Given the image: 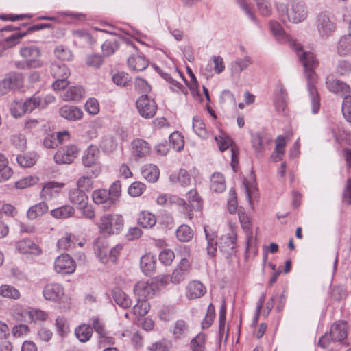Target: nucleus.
Returning a JSON list of instances; mask_svg holds the SVG:
<instances>
[{
    "mask_svg": "<svg viewBox=\"0 0 351 351\" xmlns=\"http://www.w3.org/2000/svg\"><path fill=\"white\" fill-rule=\"evenodd\" d=\"M156 258L149 253L143 256L141 258L140 265L142 271L147 276L152 275L156 270Z\"/></svg>",
    "mask_w": 351,
    "mask_h": 351,
    "instance_id": "obj_24",
    "label": "nucleus"
},
{
    "mask_svg": "<svg viewBox=\"0 0 351 351\" xmlns=\"http://www.w3.org/2000/svg\"><path fill=\"white\" fill-rule=\"evenodd\" d=\"M54 268L58 273L71 274L75 270V265L69 254H62L56 259Z\"/></svg>",
    "mask_w": 351,
    "mask_h": 351,
    "instance_id": "obj_12",
    "label": "nucleus"
},
{
    "mask_svg": "<svg viewBox=\"0 0 351 351\" xmlns=\"http://www.w3.org/2000/svg\"><path fill=\"white\" fill-rule=\"evenodd\" d=\"M206 239L207 240V252L211 256L216 255L217 250V236L215 232H208L207 230L204 229Z\"/></svg>",
    "mask_w": 351,
    "mask_h": 351,
    "instance_id": "obj_38",
    "label": "nucleus"
},
{
    "mask_svg": "<svg viewBox=\"0 0 351 351\" xmlns=\"http://www.w3.org/2000/svg\"><path fill=\"white\" fill-rule=\"evenodd\" d=\"M12 170L8 166L7 158L0 153V182L8 180L12 176Z\"/></svg>",
    "mask_w": 351,
    "mask_h": 351,
    "instance_id": "obj_36",
    "label": "nucleus"
},
{
    "mask_svg": "<svg viewBox=\"0 0 351 351\" xmlns=\"http://www.w3.org/2000/svg\"><path fill=\"white\" fill-rule=\"evenodd\" d=\"M47 204L44 202H40L31 206L27 212V218L30 220L36 219L43 216L48 210Z\"/></svg>",
    "mask_w": 351,
    "mask_h": 351,
    "instance_id": "obj_34",
    "label": "nucleus"
},
{
    "mask_svg": "<svg viewBox=\"0 0 351 351\" xmlns=\"http://www.w3.org/2000/svg\"><path fill=\"white\" fill-rule=\"evenodd\" d=\"M269 27L276 39L280 42H283L287 38V35L280 25L276 21L269 22Z\"/></svg>",
    "mask_w": 351,
    "mask_h": 351,
    "instance_id": "obj_51",
    "label": "nucleus"
},
{
    "mask_svg": "<svg viewBox=\"0 0 351 351\" xmlns=\"http://www.w3.org/2000/svg\"><path fill=\"white\" fill-rule=\"evenodd\" d=\"M60 115L70 121H77L82 119L84 112L75 106L64 105L59 109Z\"/></svg>",
    "mask_w": 351,
    "mask_h": 351,
    "instance_id": "obj_17",
    "label": "nucleus"
},
{
    "mask_svg": "<svg viewBox=\"0 0 351 351\" xmlns=\"http://www.w3.org/2000/svg\"><path fill=\"white\" fill-rule=\"evenodd\" d=\"M99 232L104 236L117 234L124 226L123 217L119 214H104L101 215L97 223Z\"/></svg>",
    "mask_w": 351,
    "mask_h": 351,
    "instance_id": "obj_2",
    "label": "nucleus"
},
{
    "mask_svg": "<svg viewBox=\"0 0 351 351\" xmlns=\"http://www.w3.org/2000/svg\"><path fill=\"white\" fill-rule=\"evenodd\" d=\"M210 189L216 193H221L226 189L224 176L218 172L214 173L210 178Z\"/></svg>",
    "mask_w": 351,
    "mask_h": 351,
    "instance_id": "obj_33",
    "label": "nucleus"
},
{
    "mask_svg": "<svg viewBox=\"0 0 351 351\" xmlns=\"http://www.w3.org/2000/svg\"><path fill=\"white\" fill-rule=\"evenodd\" d=\"M193 128L195 132L200 137L206 138L208 132L205 128V124L198 117L193 118Z\"/></svg>",
    "mask_w": 351,
    "mask_h": 351,
    "instance_id": "obj_58",
    "label": "nucleus"
},
{
    "mask_svg": "<svg viewBox=\"0 0 351 351\" xmlns=\"http://www.w3.org/2000/svg\"><path fill=\"white\" fill-rule=\"evenodd\" d=\"M337 50L341 56L346 55L351 50V36L349 34L341 37L338 42Z\"/></svg>",
    "mask_w": 351,
    "mask_h": 351,
    "instance_id": "obj_42",
    "label": "nucleus"
},
{
    "mask_svg": "<svg viewBox=\"0 0 351 351\" xmlns=\"http://www.w3.org/2000/svg\"><path fill=\"white\" fill-rule=\"evenodd\" d=\"M145 190V185L141 182H134L128 188V193L132 197H138Z\"/></svg>",
    "mask_w": 351,
    "mask_h": 351,
    "instance_id": "obj_59",
    "label": "nucleus"
},
{
    "mask_svg": "<svg viewBox=\"0 0 351 351\" xmlns=\"http://www.w3.org/2000/svg\"><path fill=\"white\" fill-rule=\"evenodd\" d=\"M206 335L204 333L198 334L191 341V348L193 351H204Z\"/></svg>",
    "mask_w": 351,
    "mask_h": 351,
    "instance_id": "obj_50",
    "label": "nucleus"
},
{
    "mask_svg": "<svg viewBox=\"0 0 351 351\" xmlns=\"http://www.w3.org/2000/svg\"><path fill=\"white\" fill-rule=\"evenodd\" d=\"M93 334V328L89 325L82 324L75 330L76 337L81 342H86L90 339Z\"/></svg>",
    "mask_w": 351,
    "mask_h": 351,
    "instance_id": "obj_37",
    "label": "nucleus"
},
{
    "mask_svg": "<svg viewBox=\"0 0 351 351\" xmlns=\"http://www.w3.org/2000/svg\"><path fill=\"white\" fill-rule=\"evenodd\" d=\"M206 293V288L199 280L191 281L186 288V297L189 300H195L202 298Z\"/></svg>",
    "mask_w": 351,
    "mask_h": 351,
    "instance_id": "obj_15",
    "label": "nucleus"
},
{
    "mask_svg": "<svg viewBox=\"0 0 351 351\" xmlns=\"http://www.w3.org/2000/svg\"><path fill=\"white\" fill-rule=\"evenodd\" d=\"M156 203L165 208H171L175 203V196L167 193L161 194L157 197Z\"/></svg>",
    "mask_w": 351,
    "mask_h": 351,
    "instance_id": "obj_56",
    "label": "nucleus"
},
{
    "mask_svg": "<svg viewBox=\"0 0 351 351\" xmlns=\"http://www.w3.org/2000/svg\"><path fill=\"white\" fill-rule=\"evenodd\" d=\"M20 54L29 63L30 67L35 69L43 66V61L40 59L41 51L38 47L31 45L22 47Z\"/></svg>",
    "mask_w": 351,
    "mask_h": 351,
    "instance_id": "obj_9",
    "label": "nucleus"
},
{
    "mask_svg": "<svg viewBox=\"0 0 351 351\" xmlns=\"http://www.w3.org/2000/svg\"><path fill=\"white\" fill-rule=\"evenodd\" d=\"M55 56L63 61H69L72 59V52L63 45H58L54 50Z\"/></svg>",
    "mask_w": 351,
    "mask_h": 351,
    "instance_id": "obj_53",
    "label": "nucleus"
},
{
    "mask_svg": "<svg viewBox=\"0 0 351 351\" xmlns=\"http://www.w3.org/2000/svg\"><path fill=\"white\" fill-rule=\"evenodd\" d=\"M26 112L23 102L14 101L11 104L10 113L14 117H20Z\"/></svg>",
    "mask_w": 351,
    "mask_h": 351,
    "instance_id": "obj_62",
    "label": "nucleus"
},
{
    "mask_svg": "<svg viewBox=\"0 0 351 351\" xmlns=\"http://www.w3.org/2000/svg\"><path fill=\"white\" fill-rule=\"evenodd\" d=\"M238 217L241 228L246 235L247 245H249L250 243L253 239V228L252 219L249 215L241 209L238 210Z\"/></svg>",
    "mask_w": 351,
    "mask_h": 351,
    "instance_id": "obj_19",
    "label": "nucleus"
},
{
    "mask_svg": "<svg viewBox=\"0 0 351 351\" xmlns=\"http://www.w3.org/2000/svg\"><path fill=\"white\" fill-rule=\"evenodd\" d=\"M5 79L14 90L20 88L23 83V75L21 73H10Z\"/></svg>",
    "mask_w": 351,
    "mask_h": 351,
    "instance_id": "obj_45",
    "label": "nucleus"
},
{
    "mask_svg": "<svg viewBox=\"0 0 351 351\" xmlns=\"http://www.w3.org/2000/svg\"><path fill=\"white\" fill-rule=\"evenodd\" d=\"M38 178L37 177L29 176L20 179L19 180H18L17 182H16L15 186L17 189H25L27 187H29V186L36 184L38 182Z\"/></svg>",
    "mask_w": 351,
    "mask_h": 351,
    "instance_id": "obj_61",
    "label": "nucleus"
},
{
    "mask_svg": "<svg viewBox=\"0 0 351 351\" xmlns=\"http://www.w3.org/2000/svg\"><path fill=\"white\" fill-rule=\"evenodd\" d=\"M100 147L105 152H112L117 147L116 138L112 135L105 136L100 143Z\"/></svg>",
    "mask_w": 351,
    "mask_h": 351,
    "instance_id": "obj_41",
    "label": "nucleus"
},
{
    "mask_svg": "<svg viewBox=\"0 0 351 351\" xmlns=\"http://www.w3.org/2000/svg\"><path fill=\"white\" fill-rule=\"evenodd\" d=\"M254 1L261 14L264 16H269L271 14L272 9L269 0H254Z\"/></svg>",
    "mask_w": 351,
    "mask_h": 351,
    "instance_id": "obj_57",
    "label": "nucleus"
},
{
    "mask_svg": "<svg viewBox=\"0 0 351 351\" xmlns=\"http://www.w3.org/2000/svg\"><path fill=\"white\" fill-rule=\"evenodd\" d=\"M136 107L140 114L146 119L153 117L156 112L157 106L154 99L146 94L141 95L136 101Z\"/></svg>",
    "mask_w": 351,
    "mask_h": 351,
    "instance_id": "obj_8",
    "label": "nucleus"
},
{
    "mask_svg": "<svg viewBox=\"0 0 351 351\" xmlns=\"http://www.w3.org/2000/svg\"><path fill=\"white\" fill-rule=\"evenodd\" d=\"M215 139L217 141V146L221 152H223L231 147L232 166L234 168V164L238 163V152L232 146V140L224 134L215 136Z\"/></svg>",
    "mask_w": 351,
    "mask_h": 351,
    "instance_id": "obj_14",
    "label": "nucleus"
},
{
    "mask_svg": "<svg viewBox=\"0 0 351 351\" xmlns=\"http://www.w3.org/2000/svg\"><path fill=\"white\" fill-rule=\"evenodd\" d=\"M128 64L132 70L141 71L148 66L149 62L144 56L136 55L130 56L128 58Z\"/></svg>",
    "mask_w": 351,
    "mask_h": 351,
    "instance_id": "obj_28",
    "label": "nucleus"
},
{
    "mask_svg": "<svg viewBox=\"0 0 351 351\" xmlns=\"http://www.w3.org/2000/svg\"><path fill=\"white\" fill-rule=\"evenodd\" d=\"M326 84L328 89L336 95L347 96L346 95L350 93L349 86L346 83L333 77H328Z\"/></svg>",
    "mask_w": 351,
    "mask_h": 351,
    "instance_id": "obj_18",
    "label": "nucleus"
},
{
    "mask_svg": "<svg viewBox=\"0 0 351 351\" xmlns=\"http://www.w3.org/2000/svg\"><path fill=\"white\" fill-rule=\"evenodd\" d=\"M330 336L332 341H342L348 336L347 323L343 321H339L334 323L330 330Z\"/></svg>",
    "mask_w": 351,
    "mask_h": 351,
    "instance_id": "obj_20",
    "label": "nucleus"
},
{
    "mask_svg": "<svg viewBox=\"0 0 351 351\" xmlns=\"http://www.w3.org/2000/svg\"><path fill=\"white\" fill-rule=\"evenodd\" d=\"M191 176L184 169H180L177 176V193L183 195L186 188L191 184Z\"/></svg>",
    "mask_w": 351,
    "mask_h": 351,
    "instance_id": "obj_29",
    "label": "nucleus"
},
{
    "mask_svg": "<svg viewBox=\"0 0 351 351\" xmlns=\"http://www.w3.org/2000/svg\"><path fill=\"white\" fill-rule=\"evenodd\" d=\"M172 347L171 341L162 339L152 343L149 348V351H169Z\"/></svg>",
    "mask_w": 351,
    "mask_h": 351,
    "instance_id": "obj_49",
    "label": "nucleus"
},
{
    "mask_svg": "<svg viewBox=\"0 0 351 351\" xmlns=\"http://www.w3.org/2000/svg\"><path fill=\"white\" fill-rule=\"evenodd\" d=\"M308 16L305 3L300 0H293L289 8L287 9V16L289 21L298 23L304 21Z\"/></svg>",
    "mask_w": 351,
    "mask_h": 351,
    "instance_id": "obj_6",
    "label": "nucleus"
},
{
    "mask_svg": "<svg viewBox=\"0 0 351 351\" xmlns=\"http://www.w3.org/2000/svg\"><path fill=\"white\" fill-rule=\"evenodd\" d=\"M119 43L116 40H107L101 45L102 53L104 56H110L119 49Z\"/></svg>",
    "mask_w": 351,
    "mask_h": 351,
    "instance_id": "obj_47",
    "label": "nucleus"
},
{
    "mask_svg": "<svg viewBox=\"0 0 351 351\" xmlns=\"http://www.w3.org/2000/svg\"><path fill=\"white\" fill-rule=\"evenodd\" d=\"M50 72L56 79L68 78L70 75L69 68L65 64L59 63L51 64Z\"/></svg>",
    "mask_w": 351,
    "mask_h": 351,
    "instance_id": "obj_35",
    "label": "nucleus"
},
{
    "mask_svg": "<svg viewBox=\"0 0 351 351\" xmlns=\"http://www.w3.org/2000/svg\"><path fill=\"white\" fill-rule=\"evenodd\" d=\"M342 112L345 119L351 123V96H345L342 104Z\"/></svg>",
    "mask_w": 351,
    "mask_h": 351,
    "instance_id": "obj_64",
    "label": "nucleus"
},
{
    "mask_svg": "<svg viewBox=\"0 0 351 351\" xmlns=\"http://www.w3.org/2000/svg\"><path fill=\"white\" fill-rule=\"evenodd\" d=\"M156 285L153 282L141 281L137 282L134 287V293L139 298L147 300L154 295L156 293Z\"/></svg>",
    "mask_w": 351,
    "mask_h": 351,
    "instance_id": "obj_16",
    "label": "nucleus"
},
{
    "mask_svg": "<svg viewBox=\"0 0 351 351\" xmlns=\"http://www.w3.org/2000/svg\"><path fill=\"white\" fill-rule=\"evenodd\" d=\"M272 143V138L270 135L258 132L252 134L251 143L256 157L261 158L264 155L267 148H269Z\"/></svg>",
    "mask_w": 351,
    "mask_h": 351,
    "instance_id": "obj_7",
    "label": "nucleus"
},
{
    "mask_svg": "<svg viewBox=\"0 0 351 351\" xmlns=\"http://www.w3.org/2000/svg\"><path fill=\"white\" fill-rule=\"evenodd\" d=\"M43 294L45 300L58 302L64 295V288L58 283L48 284L45 287Z\"/></svg>",
    "mask_w": 351,
    "mask_h": 351,
    "instance_id": "obj_13",
    "label": "nucleus"
},
{
    "mask_svg": "<svg viewBox=\"0 0 351 351\" xmlns=\"http://www.w3.org/2000/svg\"><path fill=\"white\" fill-rule=\"evenodd\" d=\"M0 295L3 298L16 300L21 296L20 292L13 286L9 285H2L0 287Z\"/></svg>",
    "mask_w": 351,
    "mask_h": 351,
    "instance_id": "obj_44",
    "label": "nucleus"
},
{
    "mask_svg": "<svg viewBox=\"0 0 351 351\" xmlns=\"http://www.w3.org/2000/svg\"><path fill=\"white\" fill-rule=\"evenodd\" d=\"M150 149L149 143L143 139L136 138L131 143V155L136 161L146 157Z\"/></svg>",
    "mask_w": 351,
    "mask_h": 351,
    "instance_id": "obj_11",
    "label": "nucleus"
},
{
    "mask_svg": "<svg viewBox=\"0 0 351 351\" xmlns=\"http://www.w3.org/2000/svg\"><path fill=\"white\" fill-rule=\"evenodd\" d=\"M56 326L58 333L62 337L69 332V324L66 319L62 316L56 318Z\"/></svg>",
    "mask_w": 351,
    "mask_h": 351,
    "instance_id": "obj_54",
    "label": "nucleus"
},
{
    "mask_svg": "<svg viewBox=\"0 0 351 351\" xmlns=\"http://www.w3.org/2000/svg\"><path fill=\"white\" fill-rule=\"evenodd\" d=\"M112 295L115 303L121 308L126 309L131 306L132 300L120 288H114L112 291Z\"/></svg>",
    "mask_w": 351,
    "mask_h": 351,
    "instance_id": "obj_26",
    "label": "nucleus"
},
{
    "mask_svg": "<svg viewBox=\"0 0 351 351\" xmlns=\"http://www.w3.org/2000/svg\"><path fill=\"white\" fill-rule=\"evenodd\" d=\"M110 196L111 202L115 205L119 200V197L121 193V186L119 181H115L110 186L109 190H107Z\"/></svg>",
    "mask_w": 351,
    "mask_h": 351,
    "instance_id": "obj_52",
    "label": "nucleus"
},
{
    "mask_svg": "<svg viewBox=\"0 0 351 351\" xmlns=\"http://www.w3.org/2000/svg\"><path fill=\"white\" fill-rule=\"evenodd\" d=\"M289 44L292 49L297 53V55L304 66L308 81V88L311 97L312 112L315 114L318 112L320 107L319 95L314 85L316 80L315 69L318 66V60L312 52L304 51L302 46L296 40H289Z\"/></svg>",
    "mask_w": 351,
    "mask_h": 351,
    "instance_id": "obj_1",
    "label": "nucleus"
},
{
    "mask_svg": "<svg viewBox=\"0 0 351 351\" xmlns=\"http://www.w3.org/2000/svg\"><path fill=\"white\" fill-rule=\"evenodd\" d=\"M335 73L339 75H347L351 73V62L346 60H339L335 64Z\"/></svg>",
    "mask_w": 351,
    "mask_h": 351,
    "instance_id": "obj_48",
    "label": "nucleus"
},
{
    "mask_svg": "<svg viewBox=\"0 0 351 351\" xmlns=\"http://www.w3.org/2000/svg\"><path fill=\"white\" fill-rule=\"evenodd\" d=\"M237 233L236 227L230 225L229 232L220 238L219 250L228 256L234 254L237 252Z\"/></svg>",
    "mask_w": 351,
    "mask_h": 351,
    "instance_id": "obj_5",
    "label": "nucleus"
},
{
    "mask_svg": "<svg viewBox=\"0 0 351 351\" xmlns=\"http://www.w3.org/2000/svg\"><path fill=\"white\" fill-rule=\"evenodd\" d=\"M184 250L183 254L181 255V259L179 262L177 268V280H180L179 276H182L188 274L191 269V262L188 260L186 256H190L191 250L186 245L180 246Z\"/></svg>",
    "mask_w": 351,
    "mask_h": 351,
    "instance_id": "obj_21",
    "label": "nucleus"
},
{
    "mask_svg": "<svg viewBox=\"0 0 351 351\" xmlns=\"http://www.w3.org/2000/svg\"><path fill=\"white\" fill-rule=\"evenodd\" d=\"M95 252L100 261L103 263H106L108 261L107 254L108 250L104 247L103 243L100 240H97L94 245Z\"/></svg>",
    "mask_w": 351,
    "mask_h": 351,
    "instance_id": "obj_55",
    "label": "nucleus"
},
{
    "mask_svg": "<svg viewBox=\"0 0 351 351\" xmlns=\"http://www.w3.org/2000/svg\"><path fill=\"white\" fill-rule=\"evenodd\" d=\"M79 149L77 146L71 145L58 149L54 155V160L57 164H71L77 158Z\"/></svg>",
    "mask_w": 351,
    "mask_h": 351,
    "instance_id": "obj_10",
    "label": "nucleus"
},
{
    "mask_svg": "<svg viewBox=\"0 0 351 351\" xmlns=\"http://www.w3.org/2000/svg\"><path fill=\"white\" fill-rule=\"evenodd\" d=\"M138 224L145 228H149L153 227L156 223V219L155 216L149 212L142 211L139 214L138 218Z\"/></svg>",
    "mask_w": 351,
    "mask_h": 351,
    "instance_id": "obj_39",
    "label": "nucleus"
},
{
    "mask_svg": "<svg viewBox=\"0 0 351 351\" xmlns=\"http://www.w3.org/2000/svg\"><path fill=\"white\" fill-rule=\"evenodd\" d=\"M142 176L149 182L155 183L159 178L160 171L156 165L146 164L141 167Z\"/></svg>",
    "mask_w": 351,
    "mask_h": 351,
    "instance_id": "obj_27",
    "label": "nucleus"
},
{
    "mask_svg": "<svg viewBox=\"0 0 351 351\" xmlns=\"http://www.w3.org/2000/svg\"><path fill=\"white\" fill-rule=\"evenodd\" d=\"M74 214V209L71 206L64 205L51 211V215L57 219H65Z\"/></svg>",
    "mask_w": 351,
    "mask_h": 351,
    "instance_id": "obj_40",
    "label": "nucleus"
},
{
    "mask_svg": "<svg viewBox=\"0 0 351 351\" xmlns=\"http://www.w3.org/2000/svg\"><path fill=\"white\" fill-rule=\"evenodd\" d=\"M16 247L19 252L23 254L38 255L41 252L40 247L36 243L28 239L19 241L16 243Z\"/></svg>",
    "mask_w": 351,
    "mask_h": 351,
    "instance_id": "obj_25",
    "label": "nucleus"
},
{
    "mask_svg": "<svg viewBox=\"0 0 351 351\" xmlns=\"http://www.w3.org/2000/svg\"><path fill=\"white\" fill-rule=\"evenodd\" d=\"M99 150L96 146H89L82 158L84 165L88 167L95 165L99 159Z\"/></svg>",
    "mask_w": 351,
    "mask_h": 351,
    "instance_id": "obj_30",
    "label": "nucleus"
},
{
    "mask_svg": "<svg viewBox=\"0 0 351 351\" xmlns=\"http://www.w3.org/2000/svg\"><path fill=\"white\" fill-rule=\"evenodd\" d=\"M93 188V181L90 177L82 176L77 180V189H82L83 191H90Z\"/></svg>",
    "mask_w": 351,
    "mask_h": 351,
    "instance_id": "obj_60",
    "label": "nucleus"
},
{
    "mask_svg": "<svg viewBox=\"0 0 351 351\" xmlns=\"http://www.w3.org/2000/svg\"><path fill=\"white\" fill-rule=\"evenodd\" d=\"M64 184L56 182H48L45 183L41 191V197L45 200H49L57 196L61 191Z\"/></svg>",
    "mask_w": 351,
    "mask_h": 351,
    "instance_id": "obj_22",
    "label": "nucleus"
},
{
    "mask_svg": "<svg viewBox=\"0 0 351 351\" xmlns=\"http://www.w3.org/2000/svg\"><path fill=\"white\" fill-rule=\"evenodd\" d=\"M84 95V90L82 86H75L70 87L62 95V98L65 101H78Z\"/></svg>",
    "mask_w": 351,
    "mask_h": 351,
    "instance_id": "obj_31",
    "label": "nucleus"
},
{
    "mask_svg": "<svg viewBox=\"0 0 351 351\" xmlns=\"http://www.w3.org/2000/svg\"><path fill=\"white\" fill-rule=\"evenodd\" d=\"M193 230L187 225H181L177 228V239L182 242H189L193 237Z\"/></svg>",
    "mask_w": 351,
    "mask_h": 351,
    "instance_id": "obj_43",
    "label": "nucleus"
},
{
    "mask_svg": "<svg viewBox=\"0 0 351 351\" xmlns=\"http://www.w3.org/2000/svg\"><path fill=\"white\" fill-rule=\"evenodd\" d=\"M188 203L182 198H177V205L181 206L189 219H192L194 209L200 210L202 206V200L195 189H190L184 193Z\"/></svg>",
    "mask_w": 351,
    "mask_h": 351,
    "instance_id": "obj_4",
    "label": "nucleus"
},
{
    "mask_svg": "<svg viewBox=\"0 0 351 351\" xmlns=\"http://www.w3.org/2000/svg\"><path fill=\"white\" fill-rule=\"evenodd\" d=\"M112 80L117 85L120 86H127L131 83L128 74L123 72L114 75Z\"/></svg>",
    "mask_w": 351,
    "mask_h": 351,
    "instance_id": "obj_63",
    "label": "nucleus"
},
{
    "mask_svg": "<svg viewBox=\"0 0 351 351\" xmlns=\"http://www.w3.org/2000/svg\"><path fill=\"white\" fill-rule=\"evenodd\" d=\"M92 199L96 204H101L104 209H108L114 205L106 189L95 190L92 193Z\"/></svg>",
    "mask_w": 351,
    "mask_h": 351,
    "instance_id": "obj_23",
    "label": "nucleus"
},
{
    "mask_svg": "<svg viewBox=\"0 0 351 351\" xmlns=\"http://www.w3.org/2000/svg\"><path fill=\"white\" fill-rule=\"evenodd\" d=\"M69 199L73 204L77 206V208L88 203V196L84 191L80 189L71 190L69 193Z\"/></svg>",
    "mask_w": 351,
    "mask_h": 351,
    "instance_id": "obj_32",
    "label": "nucleus"
},
{
    "mask_svg": "<svg viewBox=\"0 0 351 351\" xmlns=\"http://www.w3.org/2000/svg\"><path fill=\"white\" fill-rule=\"evenodd\" d=\"M149 310L147 300L138 298L136 304L133 307V313L137 316H144Z\"/></svg>",
    "mask_w": 351,
    "mask_h": 351,
    "instance_id": "obj_46",
    "label": "nucleus"
},
{
    "mask_svg": "<svg viewBox=\"0 0 351 351\" xmlns=\"http://www.w3.org/2000/svg\"><path fill=\"white\" fill-rule=\"evenodd\" d=\"M316 27L319 36L322 38L331 36L337 29L335 18L331 13L324 11L317 15Z\"/></svg>",
    "mask_w": 351,
    "mask_h": 351,
    "instance_id": "obj_3",
    "label": "nucleus"
}]
</instances>
